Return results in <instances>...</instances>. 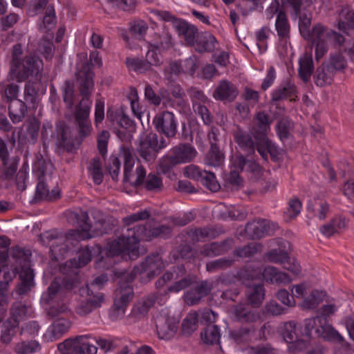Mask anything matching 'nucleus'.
I'll return each instance as SVG.
<instances>
[{
  "label": "nucleus",
  "instance_id": "1",
  "mask_svg": "<svg viewBox=\"0 0 354 354\" xmlns=\"http://www.w3.org/2000/svg\"><path fill=\"white\" fill-rule=\"evenodd\" d=\"M129 231L127 237L123 236L117 240L109 243L106 247V258L102 257L97 262V266L100 268H109L105 266L106 261L113 263L111 257L120 254L128 255L131 259H135L138 257V243L141 240L149 241L158 236H166L170 233V227L165 225L154 228H147L145 226L138 225Z\"/></svg>",
  "mask_w": 354,
  "mask_h": 354
},
{
  "label": "nucleus",
  "instance_id": "2",
  "mask_svg": "<svg viewBox=\"0 0 354 354\" xmlns=\"http://www.w3.org/2000/svg\"><path fill=\"white\" fill-rule=\"evenodd\" d=\"M68 220H75L78 229L70 230L67 234L62 235L57 232L48 233L47 238L51 242L50 250L51 255L56 259H59L71 249L70 245L75 246L80 241L91 239L95 236L91 233V224L88 222L87 212L80 211L71 212L68 216Z\"/></svg>",
  "mask_w": 354,
  "mask_h": 354
},
{
  "label": "nucleus",
  "instance_id": "3",
  "mask_svg": "<svg viewBox=\"0 0 354 354\" xmlns=\"http://www.w3.org/2000/svg\"><path fill=\"white\" fill-rule=\"evenodd\" d=\"M80 81V92L84 96L75 111V120L79 133L86 137L91 133V125L88 119L92 102L88 97L93 88V73L87 70L80 71L78 74Z\"/></svg>",
  "mask_w": 354,
  "mask_h": 354
},
{
  "label": "nucleus",
  "instance_id": "4",
  "mask_svg": "<svg viewBox=\"0 0 354 354\" xmlns=\"http://www.w3.org/2000/svg\"><path fill=\"white\" fill-rule=\"evenodd\" d=\"M21 45L15 44L12 50L9 77L17 82H22L30 76H37L43 69V62L38 57L29 55L21 59Z\"/></svg>",
  "mask_w": 354,
  "mask_h": 354
},
{
  "label": "nucleus",
  "instance_id": "5",
  "mask_svg": "<svg viewBox=\"0 0 354 354\" xmlns=\"http://www.w3.org/2000/svg\"><path fill=\"white\" fill-rule=\"evenodd\" d=\"M272 122V120L268 114L259 111L254 117L251 129V133L257 140V150L265 160H267L268 153L273 158L279 153V148L266 137Z\"/></svg>",
  "mask_w": 354,
  "mask_h": 354
},
{
  "label": "nucleus",
  "instance_id": "6",
  "mask_svg": "<svg viewBox=\"0 0 354 354\" xmlns=\"http://www.w3.org/2000/svg\"><path fill=\"white\" fill-rule=\"evenodd\" d=\"M67 297L66 288L62 286L58 279H55L48 287L47 292L42 295V299L50 305L48 315L56 317L69 312Z\"/></svg>",
  "mask_w": 354,
  "mask_h": 354
},
{
  "label": "nucleus",
  "instance_id": "7",
  "mask_svg": "<svg viewBox=\"0 0 354 354\" xmlns=\"http://www.w3.org/2000/svg\"><path fill=\"white\" fill-rule=\"evenodd\" d=\"M305 38L310 39L315 45V59L317 60L322 58L326 53L329 42L335 41L337 44V43L343 41V36L321 24L315 25L312 31L309 32V36H306Z\"/></svg>",
  "mask_w": 354,
  "mask_h": 354
},
{
  "label": "nucleus",
  "instance_id": "8",
  "mask_svg": "<svg viewBox=\"0 0 354 354\" xmlns=\"http://www.w3.org/2000/svg\"><path fill=\"white\" fill-rule=\"evenodd\" d=\"M304 334L306 336H315L328 341L341 342L343 337L335 330L323 317L307 319L304 323Z\"/></svg>",
  "mask_w": 354,
  "mask_h": 354
},
{
  "label": "nucleus",
  "instance_id": "9",
  "mask_svg": "<svg viewBox=\"0 0 354 354\" xmlns=\"http://www.w3.org/2000/svg\"><path fill=\"white\" fill-rule=\"evenodd\" d=\"M91 339V335L66 339L58 345V350L62 354H96L97 348L90 342Z\"/></svg>",
  "mask_w": 354,
  "mask_h": 354
},
{
  "label": "nucleus",
  "instance_id": "10",
  "mask_svg": "<svg viewBox=\"0 0 354 354\" xmlns=\"http://www.w3.org/2000/svg\"><path fill=\"white\" fill-rule=\"evenodd\" d=\"M133 297V288L127 285L120 286L115 293L114 304L112 307L110 316L113 319H120L124 316L128 304Z\"/></svg>",
  "mask_w": 354,
  "mask_h": 354
},
{
  "label": "nucleus",
  "instance_id": "11",
  "mask_svg": "<svg viewBox=\"0 0 354 354\" xmlns=\"http://www.w3.org/2000/svg\"><path fill=\"white\" fill-rule=\"evenodd\" d=\"M153 122L156 130L164 134L168 139L174 138L177 133V121L173 113L162 111L158 113Z\"/></svg>",
  "mask_w": 354,
  "mask_h": 354
},
{
  "label": "nucleus",
  "instance_id": "12",
  "mask_svg": "<svg viewBox=\"0 0 354 354\" xmlns=\"http://www.w3.org/2000/svg\"><path fill=\"white\" fill-rule=\"evenodd\" d=\"M165 268L161 257L159 254H153L146 258L145 262L139 266L135 267L133 270L134 275L138 274L146 273L149 279L154 277L155 275Z\"/></svg>",
  "mask_w": 354,
  "mask_h": 354
},
{
  "label": "nucleus",
  "instance_id": "13",
  "mask_svg": "<svg viewBox=\"0 0 354 354\" xmlns=\"http://www.w3.org/2000/svg\"><path fill=\"white\" fill-rule=\"evenodd\" d=\"M268 259L272 263H280L283 268L295 275L301 272V267L295 260H291L288 251L284 249H273L267 254Z\"/></svg>",
  "mask_w": 354,
  "mask_h": 354
},
{
  "label": "nucleus",
  "instance_id": "14",
  "mask_svg": "<svg viewBox=\"0 0 354 354\" xmlns=\"http://www.w3.org/2000/svg\"><path fill=\"white\" fill-rule=\"evenodd\" d=\"M136 178L133 182L136 186L144 184L145 187L149 191L157 192L162 189V181L157 174H149L145 180L146 171L142 166H138L136 171Z\"/></svg>",
  "mask_w": 354,
  "mask_h": 354
},
{
  "label": "nucleus",
  "instance_id": "15",
  "mask_svg": "<svg viewBox=\"0 0 354 354\" xmlns=\"http://www.w3.org/2000/svg\"><path fill=\"white\" fill-rule=\"evenodd\" d=\"M153 48H158L160 53H165L171 48L174 42L169 28L165 26L158 28L149 42Z\"/></svg>",
  "mask_w": 354,
  "mask_h": 354
},
{
  "label": "nucleus",
  "instance_id": "16",
  "mask_svg": "<svg viewBox=\"0 0 354 354\" xmlns=\"http://www.w3.org/2000/svg\"><path fill=\"white\" fill-rule=\"evenodd\" d=\"M153 133H149L141 137L137 149L140 156L146 162L155 160L158 151L154 147Z\"/></svg>",
  "mask_w": 354,
  "mask_h": 354
},
{
  "label": "nucleus",
  "instance_id": "17",
  "mask_svg": "<svg viewBox=\"0 0 354 354\" xmlns=\"http://www.w3.org/2000/svg\"><path fill=\"white\" fill-rule=\"evenodd\" d=\"M239 95L237 87L227 80H221L215 88L213 97L218 100L232 102Z\"/></svg>",
  "mask_w": 354,
  "mask_h": 354
},
{
  "label": "nucleus",
  "instance_id": "18",
  "mask_svg": "<svg viewBox=\"0 0 354 354\" xmlns=\"http://www.w3.org/2000/svg\"><path fill=\"white\" fill-rule=\"evenodd\" d=\"M174 28L178 33V36L183 39L187 44L192 45L196 41V38L198 35L197 28L186 22L185 21L174 20Z\"/></svg>",
  "mask_w": 354,
  "mask_h": 354
},
{
  "label": "nucleus",
  "instance_id": "19",
  "mask_svg": "<svg viewBox=\"0 0 354 354\" xmlns=\"http://www.w3.org/2000/svg\"><path fill=\"white\" fill-rule=\"evenodd\" d=\"M169 153L176 160L178 165L191 162L196 156V149L189 144H180L172 147Z\"/></svg>",
  "mask_w": 354,
  "mask_h": 354
},
{
  "label": "nucleus",
  "instance_id": "20",
  "mask_svg": "<svg viewBox=\"0 0 354 354\" xmlns=\"http://www.w3.org/2000/svg\"><path fill=\"white\" fill-rule=\"evenodd\" d=\"M231 310L235 319L241 322L252 323L260 319V314L257 310L250 309L247 304H238Z\"/></svg>",
  "mask_w": 354,
  "mask_h": 354
},
{
  "label": "nucleus",
  "instance_id": "21",
  "mask_svg": "<svg viewBox=\"0 0 354 354\" xmlns=\"http://www.w3.org/2000/svg\"><path fill=\"white\" fill-rule=\"evenodd\" d=\"M211 289L212 288L209 283L203 281L198 286L192 288L185 294V301L189 306L197 304L203 297L209 293Z\"/></svg>",
  "mask_w": 354,
  "mask_h": 354
},
{
  "label": "nucleus",
  "instance_id": "22",
  "mask_svg": "<svg viewBox=\"0 0 354 354\" xmlns=\"http://www.w3.org/2000/svg\"><path fill=\"white\" fill-rule=\"evenodd\" d=\"M246 234L252 239H259L265 234H270V222L266 220H257L248 223L245 226Z\"/></svg>",
  "mask_w": 354,
  "mask_h": 354
},
{
  "label": "nucleus",
  "instance_id": "23",
  "mask_svg": "<svg viewBox=\"0 0 354 354\" xmlns=\"http://www.w3.org/2000/svg\"><path fill=\"white\" fill-rule=\"evenodd\" d=\"M234 141L237 143L239 148L246 151L248 154H254L255 153V143L249 133L243 131L240 128H237L233 133Z\"/></svg>",
  "mask_w": 354,
  "mask_h": 354
},
{
  "label": "nucleus",
  "instance_id": "24",
  "mask_svg": "<svg viewBox=\"0 0 354 354\" xmlns=\"http://www.w3.org/2000/svg\"><path fill=\"white\" fill-rule=\"evenodd\" d=\"M307 212L309 216L315 217L320 221L326 218L329 212V205L322 199H313L309 201L307 204Z\"/></svg>",
  "mask_w": 354,
  "mask_h": 354
},
{
  "label": "nucleus",
  "instance_id": "25",
  "mask_svg": "<svg viewBox=\"0 0 354 354\" xmlns=\"http://www.w3.org/2000/svg\"><path fill=\"white\" fill-rule=\"evenodd\" d=\"M157 333L158 337L162 339L171 338L178 329V323L173 318H168L165 320L158 319L156 324Z\"/></svg>",
  "mask_w": 354,
  "mask_h": 354
},
{
  "label": "nucleus",
  "instance_id": "26",
  "mask_svg": "<svg viewBox=\"0 0 354 354\" xmlns=\"http://www.w3.org/2000/svg\"><path fill=\"white\" fill-rule=\"evenodd\" d=\"M38 183L36 188V197L39 199H45L53 201L59 197V191L58 189H53L49 192L45 182V174L44 171H41L37 174Z\"/></svg>",
  "mask_w": 354,
  "mask_h": 354
},
{
  "label": "nucleus",
  "instance_id": "27",
  "mask_svg": "<svg viewBox=\"0 0 354 354\" xmlns=\"http://www.w3.org/2000/svg\"><path fill=\"white\" fill-rule=\"evenodd\" d=\"M275 29L279 41L286 44L290 38V24L285 12L278 13L275 21Z\"/></svg>",
  "mask_w": 354,
  "mask_h": 354
},
{
  "label": "nucleus",
  "instance_id": "28",
  "mask_svg": "<svg viewBox=\"0 0 354 354\" xmlns=\"http://www.w3.org/2000/svg\"><path fill=\"white\" fill-rule=\"evenodd\" d=\"M263 279L272 283L286 284L290 282L291 279L285 272H283L273 266H268L263 272Z\"/></svg>",
  "mask_w": 354,
  "mask_h": 354
},
{
  "label": "nucleus",
  "instance_id": "29",
  "mask_svg": "<svg viewBox=\"0 0 354 354\" xmlns=\"http://www.w3.org/2000/svg\"><path fill=\"white\" fill-rule=\"evenodd\" d=\"M9 117L15 124L19 123L24 118L27 108L24 102L20 100H12L8 106Z\"/></svg>",
  "mask_w": 354,
  "mask_h": 354
},
{
  "label": "nucleus",
  "instance_id": "30",
  "mask_svg": "<svg viewBox=\"0 0 354 354\" xmlns=\"http://www.w3.org/2000/svg\"><path fill=\"white\" fill-rule=\"evenodd\" d=\"M314 66L312 55L310 53H306L299 59V75L300 78L304 82H307L310 78Z\"/></svg>",
  "mask_w": 354,
  "mask_h": 354
},
{
  "label": "nucleus",
  "instance_id": "31",
  "mask_svg": "<svg viewBox=\"0 0 354 354\" xmlns=\"http://www.w3.org/2000/svg\"><path fill=\"white\" fill-rule=\"evenodd\" d=\"M247 299L254 307L261 305L265 296V290L261 284H253L248 287L246 291Z\"/></svg>",
  "mask_w": 354,
  "mask_h": 354
},
{
  "label": "nucleus",
  "instance_id": "32",
  "mask_svg": "<svg viewBox=\"0 0 354 354\" xmlns=\"http://www.w3.org/2000/svg\"><path fill=\"white\" fill-rule=\"evenodd\" d=\"M326 65L335 72H344L348 68L347 59L340 51L331 53Z\"/></svg>",
  "mask_w": 354,
  "mask_h": 354
},
{
  "label": "nucleus",
  "instance_id": "33",
  "mask_svg": "<svg viewBox=\"0 0 354 354\" xmlns=\"http://www.w3.org/2000/svg\"><path fill=\"white\" fill-rule=\"evenodd\" d=\"M156 299L155 295H151L138 301L133 308V315L137 318L145 317L155 304Z\"/></svg>",
  "mask_w": 354,
  "mask_h": 354
},
{
  "label": "nucleus",
  "instance_id": "34",
  "mask_svg": "<svg viewBox=\"0 0 354 354\" xmlns=\"http://www.w3.org/2000/svg\"><path fill=\"white\" fill-rule=\"evenodd\" d=\"M302 3H299L298 10L293 9L294 15L299 19V28L301 34L304 37L309 36L308 28L311 24V14L306 11L301 10Z\"/></svg>",
  "mask_w": 354,
  "mask_h": 354
},
{
  "label": "nucleus",
  "instance_id": "35",
  "mask_svg": "<svg viewBox=\"0 0 354 354\" xmlns=\"http://www.w3.org/2000/svg\"><path fill=\"white\" fill-rule=\"evenodd\" d=\"M339 21L337 28L346 31L347 28H354V12L348 6H343L339 12Z\"/></svg>",
  "mask_w": 354,
  "mask_h": 354
},
{
  "label": "nucleus",
  "instance_id": "36",
  "mask_svg": "<svg viewBox=\"0 0 354 354\" xmlns=\"http://www.w3.org/2000/svg\"><path fill=\"white\" fill-rule=\"evenodd\" d=\"M335 72L326 64L318 68L316 71L315 84L319 86L329 85L333 80Z\"/></svg>",
  "mask_w": 354,
  "mask_h": 354
},
{
  "label": "nucleus",
  "instance_id": "37",
  "mask_svg": "<svg viewBox=\"0 0 354 354\" xmlns=\"http://www.w3.org/2000/svg\"><path fill=\"white\" fill-rule=\"evenodd\" d=\"M296 92V86L294 84L288 82L279 86L272 93V100L279 101L288 97H292Z\"/></svg>",
  "mask_w": 354,
  "mask_h": 354
},
{
  "label": "nucleus",
  "instance_id": "38",
  "mask_svg": "<svg viewBox=\"0 0 354 354\" xmlns=\"http://www.w3.org/2000/svg\"><path fill=\"white\" fill-rule=\"evenodd\" d=\"M202 341L207 344H216L220 342L221 333L216 325L207 326L201 333Z\"/></svg>",
  "mask_w": 354,
  "mask_h": 354
},
{
  "label": "nucleus",
  "instance_id": "39",
  "mask_svg": "<svg viewBox=\"0 0 354 354\" xmlns=\"http://www.w3.org/2000/svg\"><path fill=\"white\" fill-rule=\"evenodd\" d=\"M71 327V322L64 318L57 319L51 326L52 339H57L67 333Z\"/></svg>",
  "mask_w": 354,
  "mask_h": 354
},
{
  "label": "nucleus",
  "instance_id": "40",
  "mask_svg": "<svg viewBox=\"0 0 354 354\" xmlns=\"http://www.w3.org/2000/svg\"><path fill=\"white\" fill-rule=\"evenodd\" d=\"M181 73V63L176 60L168 62L163 69L164 77L169 83L174 82Z\"/></svg>",
  "mask_w": 354,
  "mask_h": 354
},
{
  "label": "nucleus",
  "instance_id": "41",
  "mask_svg": "<svg viewBox=\"0 0 354 354\" xmlns=\"http://www.w3.org/2000/svg\"><path fill=\"white\" fill-rule=\"evenodd\" d=\"M55 22L56 16L54 7L52 5H48L46 8L43 21L39 25V29L41 32H48L55 27Z\"/></svg>",
  "mask_w": 354,
  "mask_h": 354
},
{
  "label": "nucleus",
  "instance_id": "42",
  "mask_svg": "<svg viewBox=\"0 0 354 354\" xmlns=\"http://www.w3.org/2000/svg\"><path fill=\"white\" fill-rule=\"evenodd\" d=\"M50 37L47 38L44 37L38 43L37 50L44 57L46 60L52 59L54 52L55 46L52 41L53 38V34H50Z\"/></svg>",
  "mask_w": 354,
  "mask_h": 354
},
{
  "label": "nucleus",
  "instance_id": "43",
  "mask_svg": "<svg viewBox=\"0 0 354 354\" xmlns=\"http://www.w3.org/2000/svg\"><path fill=\"white\" fill-rule=\"evenodd\" d=\"M325 297V292L313 290L310 295L304 299L302 307L306 309H313L323 301Z\"/></svg>",
  "mask_w": 354,
  "mask_h": 354
},
{
  "label": "nucleus",
  "instance_id": "44",
  "mask_svg": "<svg viewBox=\"0 0 354 354\" xmlns=\"http://www.w3.org/2000/svg\"><path fill=\"white\" fill-rule=\"evenodd\" d=\"M199 320L198 313L196 311L190 312L183 319L182 330L185 334H191L198 328Z\"/></svg>",
  "mask_w": 354,
  "mask_h": 354
},
{
  "label": "nucleus",
  "instance_id": "45",
  "mask_svg": "<svg viewBox=\"0 0 354 354\" xmlns=\"http://www.w3.org/2000/svg\"><path fill=\"white\" fill-rule=\"evenodd\" d=\"M223 160V153L220 151L216 144H212L205 159L206 164L213 167H219Z\"/></svg>",
  "mask_w": 354,
  "mask_h": 354
},
{
  "label": "nucleus",
  "instance_id": "46",
  "mask_svg": "<svg viewBox=\"0 0 354 354\" xmlns=\"http://www.w3.org/2000/svg\"><path fill=\"white\" fill-rule=\"evenodd\" d=\"M124 158V178L127 182H131V172L135 165V156L129 151H123Z\"/></svg>",
  "mask_w": 354,
  "mask_h": 354
},
{
  "label": "nucleus",
  "instance_id": "47",
  "mask_svg": "<svg viewBox=\"0 0 354 354\" xmlns=\"http://www.w3.org/2000/svg\"><path fill=\"white\" fill-rule=\"evenodd\" d=\"M271 30L268 26H263L255 32L257 45L261 53L267 49V40L270 37Z\"/></svg>",
  "mask_w": 354,
  "mask_h": 354
},
{
  "label": "nucleus",
  "instance_id": "48",
  "mask_svg": "<svg viewBox=\"0 0 354 354\" xmlns=\"http://www.w3.org/2000/svg\"><path fill=\"white\" fill-rule=\"evenodd\" d=\"M126 64L129 70L141 73L151 70V68L147 59L142 60L138 58H127Z\"/></svg>",
  "mask_w": 354,
  "mask_h": 354
},
{
  "label": "nucleus",
  "instance_id": "49",
  "mask_svg": "<svg viewBox=\"0 0 354 354\" xmlns=\"http://www.w3.org/2000/svg\"><path fill=\"white\" fill-rule=\"evenodd\" d=\"M178 165L175 158L169 152L159 160L157 169L161 173L166 174Z\"/></svg>",
  "mask_w": 354,
  "mask_h": 354
},
{
  "label": "nucleus",
  "instance_id": "50",
  "mask_svg": "<svg viewBox=\"0 0 354 354\" xmlns=\"http://www.w3.org/2000/svg\"><path fill=\"white\" fill-rule=\"evenodd\" d=\"M185 274V270L184 266L178 267L174 269V272H167L162 277H160L156 283V288H160L165 286V284L171 280L172 279H177L180 277L184 276Z\"/></svg>",
  "mask_w": 354,
  "mask_h": 354
},
{
  "label": "nucleus",
  "instance_id": "51",
  "mask_svg": "<svg viewBox=\"0 0 354 354\" xmlns=\"http://www.w3.org/2000/svg\"><path fill=\"white\" fill-rule=\"evenodd\" d=\"M216 39L214 35L211 34L205 35L197 43L196 50L198 52H205V51H212L216 48Z\"/></svg>",
  "mask_w": 354,
  "mask_h": 354
},
{
  "label": "nucleus",
  "instance_id": "52",
  "mask_svg": "<svg viewBox=\"0 0 354 354\" xmlns=\"http://www.w3.org/2000/svg\"><path fill=\"white\" fill-rule=\"evenodd\" d=\"M199 182L212 192H216L220 188L214 174L210 171L203 170Z\"/></svg>",
  "mask_w": 354,
  "mask_h": 354
},
{
  "label": "nucleus",
  "instance_id": "53",
  "mask_svg": "<svg viewBox=\"0 0 354 354\" xmlns=\"http://www.w3.org/2000/svg\"><path fill=\"white\" fill-rule=\"evenodd\" d=\"M160 53L158 48H153L151 44L149 43V48L146 53V59L149 64L151 66H159L163 62L162 54Z\"/></svg>",
  "mask_w": 354,
  "mask_h": 354
},
{
  "label": "nucleus",
  "instance_id": "54",
  "mask_svg": "<svg viewBox=\"0 0 354 354\" xmlns=\"http://www.w3.org/2000/svg\"><path fill=\"white\" fill-rule=\"evenodd\" d=\"M281 334L284 340L290 344L297 337V327L295 322H288L283 324Z\"/></svg>",
  "mask_w": 354,
  "mask_h": 354
},
{
  "label": "nucleus",
  "instance_id": "55",
  "mask_svg": "<svg viewBox=\"0 0 354 354\" xmlns=\"http://www.w3.org/2000/svg\"><path fill=\"white\" fill-rule=\"evenodd\" d=\"M88 171L95 184L100 185L102 182L103 174L99 158H94L92 160L90 166L88 167Z\"/></svg>",
  "mask_w": 354,
  "mask_h": 354
},
{
  "label": "nucleus",
  "instance_id": "56",
  "mask_svg": "<svg viewBox=\"0 0 354 354\" xmlns=\"http://www.w3.org/2000/svg\"><path fill=\"white\" fill-rule=\"evenodd\" d=\"M233 264V260L230 259L221 258L215 261H209L206 264V270L210 272H215L220 270L225 269Z\"/></svg>",
  "mask_w": 354,
  "mask_h": 354
},
{
  "label": "nucleus",
  "instance_id": "57",
  "mask_svg": "<svg viewBox=\"0 0 354 354\" xmlns=\"http://www.w3.org/2000/svg\"><path fill=\"white\" fill-rule=\"evenodd\" d=\"M127 99L130 102L131 111L133 115L138 119L142 117V107L138 102V95L136 88H131L127 95Z\"/></svg>",
  "mask_w": 354,
  "mask_h": 354
},
{
  "label": "nucleus",
  "instance_id": "58",
  "mask_svg": "<svg viewBox=\"0 0 354 354\" xmlns=\"http://www.w3.org/2000/svg\"><path fill=\"white\" fill-rule=\"evenodd\" d=\"M261 245L257 243H250L247 245L235 250V254L240 257H248L261 251Z\"/></svg>",
  "mask_w": 354,
  "mask_h": 354
},
{
  "label": "nucleus",
  "instance_id": "59",
  "mask_svg": "<svg viewBox=\"0 0 354 354\" xmlns=\"http://www.w3.org/2000/svg\"><path fill=\"white\" fill-rule=\"evenodd\" d=\"M292 127V122L288 118H282L279 121L277 132L281 140L283 141L289 137Z\"/></svg>",
  "mask_w": 354,
  "mask_h": 354
},
{
  "label": "nucleus",
  "instance_id": "60",
  "mask_svg": "<svg viewBox=\"0 0 354 354\" xmlns=\"http://www.w3.org/2000/svg\"><path fill=\"white\" fill-rule=\"evenodd\" d=\"M19 277L21 280L22 285L24 290L29 289L32 286V281L34 278V274L32 270L28 266H24L21 268L19 273Z\"/></svg>",
  "mask_w": 354,
  "mask_h": 354
},
{
  "label": "nucleus",
  "instance_id": "61",
  "mask_svg": "<svg viewBox=\"0 0 354 354\" xmlns=\"http://www.w3.org/2000/svg\"><path fill=\"white\" fill-rule=\"evenodd\" d=\"M29 167L28 164L24 163L16 176V183L18 189L24 191L26 188V180L28 178Z\"/></svg>",
  "mask_w": 354,
  "mask_h": 354
},
{
  "label": "nucleus",
  "instance_id": "62",
  "mask_svg": "<svg viewBox=\"0 0 354 354\" xmlns=\"http://www.w3.org/2000/svg\"><path fill=\"white\" fill-rule=\"evenodd\" d=\"M25 306L21 304H16L12 308V317L8 321V323H13L14 327H17L19 322L23 319L25 315Z\"/></svg>",
  "mask_w": 354,
  "mask_h": 354
},
{
  "label": "nucleus",
  "instance_id": "63",
  "mask_svg": "<svg viewBox=\"0 0 354 354\" xmlns=\"http://www.w3.org/2000/svg\"><path fill=\"white\" fill-rule=\"evenodd\" d=\"M92 257V250L89 248H86L80 250L78 253V260L75 263L71 262V264L75 268L83 267L91 261Z\"/></svg>",
  "mask_w": 354,
  "mask_h": 354
},
{
  "label": "nucleus",
  "instance_id": "64",
  "mask_svg": "<svg viewBox=\"0 0 354 354\" xmlns=\"http://www.w3.org/2000/svg\"><path fill=\"white\" fill-rule=\"evenodd\" d=\"M301 201L298 198H294L289 201L288 207L285 214L288 217V218L291 219L298 216L301 212Z\"/></svg>",
  "mask_w": 354,
  "mask_h": 354
}]
</instances>
